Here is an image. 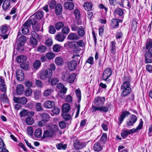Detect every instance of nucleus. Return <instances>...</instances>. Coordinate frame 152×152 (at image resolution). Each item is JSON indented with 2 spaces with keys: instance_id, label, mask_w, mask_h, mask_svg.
Listing matches in <instances>:
<instances>
[{
  "instance_id": "obj_1",
  "label": "nucleus",
  "mask_w": 152,
  "mask_h": 152,
  "mask_svg": "<svg viewBox=\"0 0 152 152\" xmlns=\"http://www.w3.org/2000/svg\"><path fill=\"white\" fill-rule=\"evenodd\" d=\"M104 97H96L94 99V103L96 106H92V112H96V111L106 113L108 111V107L103 106L105 101Z\"/></svg>"
},
{
  "instance_id": "obj_2",
  "label": "nucleus",
  "mask_w": 152,
  "mask_h": 152,
  "mask_svg": "<svg viewBox=\"0 0 152 152\" xmlns=\"http://www.w3.org/2000/svg\"><path fill=\"white\" fill-rule=\"evenodd\" d=\"M145 48V62L146 64L151 63H152V40L146 43Z\"/></svg>"
},
{
  "instance_id": "obj_3",
  "label": "nucleus",
  "mask_w": 152,
  "mask_h": 152,
  "mask_svg": "<svg viewBox=\"0 0 152 152\" xmlns=\"http://www.w3.org/2000/svg\"><path fill=\"white\" fill-rule=\"evenodd\" d=\"M56 69V66L53 64L50 65L49 67L46 70L42 71L40 73L39 77L41 79L45 80L47 78H50L53 74V71Z\"/></svg>"
},
{
  "instance_id": "obj_4",
  "label": "nucleus",
  "mask_w": 152,
  "mask_h": 152,
  "mask_svg": "<svg viewBox=\"0 0 152 152\" xmlns=\"http://www.w3.org/2000/svg\"><path fill=\"white\" fill-rule=\"evenodd\" d=\"M130 81V79L129 77H126L121 86V89L122 92L121 95L122 97L126 96L131 91Z\"/></svg>"
},
{
  "instance_id": "obj_5",
  "label": "nucleus",
  "mask_w": 152,
  "mask_h": 152,
  "mask_svg": "<svg viewBox=\"0 0 152 152\" xmlns=\"http://www.w3.org/2000/svg\"><path fill=\"white\" fill-rule=\"evenodd\" d=\"M112 73L111 69L110 68H106L103 72L102 78L103 80L107 81L110 76Z\"/></svg>"
},
{
  "instance_id": "obj_6",
  "label": "nucleus",
  "mask_w": 152,
  "mask_h": 152,
  "mask_svg": "<svg viewBox=\"0 0 152 152\" xmlns=\"http://www.w3.org/2000/svg\"><path fill=\"white\" fill-rule=\"evenodd\" d=\"M7 29V27L5 26H2L0 28V35L4 39H7L8 38V33Z\"/></svg>"
},
{
  "instance_id": "obj_7",
  "label": "nucleus",
  "mask_w": 152,
  "mask_h": 152,
  "mask_svg": "<svg viewBox=\"0 0 152 152\" xmlns=\"http://www.w3.org/2000/svg\"><path fill=\"white\" fill-rule=\"evenodd\" d=\"M13 100L15 103H19L22 104H26L27 102V99L25 97H19L14 96Z\"/></svg>"
},
{
  "instance_id": "obj_8",
  "label": "nucleus",
  "mask_w": 152,
  "mask_h": 152,
  "mask_svg": "<svg viewBox=\"0 0 152 152\" xmlns=\"http://www.w3.org/2000/svg\"><path fill=\"white\" fill-rule=\"evenodd\" d=\"M130 114L131 113L127 111H126L123 112L120 116L118 117L119 125H120L124 119Z\"/></svg>"
},
{
  "instance_id": "obj_9",
  "label": "nucleus",
  "mask_w": 152,
  "mask_h": 152,
  "mask_svg": "<svg viewBox=\"0 0 152 152\" xmlns=\"http://www.w3.org/2000/svg\"><path fill=\"white\" fill-rule=\"evenodd\" d=\"M68 67L70 71H74L77 67V62L75 61H71L67 63Z\"/></svg>"
},
{
  "instance_id": "obj_10",
  "label": "nucleus",
  "mask_w": 152,
  "mask_h": 152,
  "mask_svg": "<svg viewBox=\"0 0 152 152\" xmlns=\"http://www.w3.org/2000/svg\"><path fill=\"white\" fill-rule=\"evenodd\" d=\"M17 79L19 81H22L24 79V74L23 71L19 69L16 71V73Z\"/></svg>"
},
{
  "instance_id": "obj_11",
  "label": "nucleus",
  "mask_w": 152,
  "mask_h": 152,
  "mask_svg": "<svg viewBox=\"0 0 152 152\" xmlns=\"http://www.w3.org/2000/svg\"><path fill=\"white\" fill-rule=\"evenodd\" d=\"M27 23L26 21L21 27L22 33L24 34H26L28 32L29 28L30 27V26Z\"/></svg>"
},
{
  "instance_id": "obj_12",
  "label": "nucleus",
  "mask_w": 152,
  "mask_h": 152,
  "mask_svg": "<svg viewBox=\"0 0 152 152\" xmlns=\"http://www.w3.org/2000/svg\"><path fill=\"white\" fill-rule=\"evenodd\" d=\"M55 134L53 132L48 129L44 131L42 138L52 137L54 136Z\"/></svg>"
},
{
  "instance_id": "obj_13",
  "label": "nucleus",
  "mask_w": 152,
  "mask_h": 152,
  "mask_svg": "<svg viewBox=\"0 0 152 152\" xmlns=\"http://www.w3.org/2000/svg\"><path fill=\"white\" fill-rule=\"evenodd\" d=\"M80 39L78 35L73 33H70L67 37V39L70 40H77Z\"/></svg>"
},
{
  "instance_id": "obj_14",
  "label": "nucleus",
  "mask_w": 152,
  "mask_h": 152,
  "mask_svg": "<svg viewBox=\"0 0 152 152\" xmlns=\"http://www.w3.org/2000/svg\"><path fill=\"white\" fill-rule=\"evenodd\" d=\"M74 4L72 2H66L64 4V8L70 10H72L74 8Z\"/></svg>"
},
{
  "instance_id": "obj_15",
  "label": "nucleus",
  "mask_w": 152,
  "mask_h": 152,
  "mask_svg": "<svg viewBox=\"0 0 152 152\" xmlns=\"http://www.w3.org/2000/svg\"><path fill=\"white\" fill-rule=\"evenodd\" d=\"M107 134L106 133H103L100 137L99 141H98L103 146L104 145L107 141Z\"/></svg>"
},
{
  "instance_id": "obj_16",
  "label": "nucleus",
  "mask_w": 152,
  "mask_h": 152,
  "mask_svg": "<svg viewBox=\"0 0 152 152\" xmlns=\"http://www.w3.org/2000/svg\"><path fill=\"white\" fill-rule=\"evenodd\" d=\"M114 14L115 16L118 15L122 18H123L124 17V12L122 9L118 8L114 11Z\"/></svg>"
},
{
  "instance_id": "obj_17",
  "label": "nucleus",
  "mask_w": 152,
  "mask_h": 152,
  "mask_svg": "<svg viewBox=\"0 0 152 152\" xmlns=\"http://www.w3.org/2000/svg\"><path fill=\"white\" fill-rule=\"evenodd\" d=\"M55 105V103L54 102L48 100L45 102L44 104V106L45 108L48 109H50L54 107Z\"/></svg>"
},
{
  "instance_id": "obj_18",
  "label": "nucleus",
  "mask_w": 152,
  "mask_h": 152,
  "mask_svg": "<svg viewBox=\"0 0 152 152\" xmlns=\"http://www.w3.org/2000/svg\"><path fill=\"white\" fill-rule=\"evenodd\" d=\"M41 117L42 121L44 123L50 120V116L46 113H42L41 115Z\"/></svg>"
},
{
  "instance_id": "obj_19",
  "label": "nucleus",
  "mask_w": 152,
  "mask_h": 152,
  "mask_svg": "<svg viewBox=\"0 0 152 152\" xmlns=\"http://www.w3.org/2000/svg\"><path fill=\"white\" fill-rule=\"evenodd\" d=\"M115 42L114 41L111 42V45L110 47V53L113 55H115L116 53Z\"/></svg>"
},
{
  "instance_id": "obj_20",
  "label": "nucleus",
  "mask_w": 152,
  "mask_h": 152,
  "mask_svg": "<svg viewBox=\"0 0 152 152\" xmlns=\"http://www.w3.org/2000/svg\"><path fill=\"white\" fill-rule=\"evenodd\" d=\"M62 11V6L60 4H58L55 7V12L57 15H60Z\"/></svg>"
},
{
  "instance_id": "obj_21",
  "label": "nucleus",
  "mask_w": 152,
  "mask_h": 152,
  "mask_svg": "<svg viewBox=\"0 0 152 152\" xmlns=\"http://www.w3.org/2000/svg\"><path fill=\"white\" fill-rule=\"evenodd\" d=\"M10 5V0H5L2 5L3 9L5 11H7L9 8Z\"/></svg>"
},
{
  "instance_id": "obj_22",
  "label": "nucleus",
  "mask_w": 152,
  "mask_h": 152,
  "mask_svg": "<svg viewBox=\"0 0 152 152\" xmlns=\"http://www.w3.org/2000/svg\"><path fill=\"white\" fill-rule=\"evenodd\" d=\"M103 147L99 143L97 142L94 144L93 148L94 151H98L102 150Z\"/></svg>"
},
{
  "instance_id": "obj_23",
  "label": "nucleus",
  "mask_w": 152,
  "mask_h": 152,
  "mask_svg": "<svg viewBox=\"0 0 152 152\" xmlns=\"http://www.w3.org/2000/svg\"><path fill=\"white\" fill-rule=\"evenodd\" d=\"M19 34L20 33L19 32L18 35V39L17 42L19 43H21L22 44H24L26 41V38L24 35H22L19 37Z\"/></svg>"
},
{
  "instance_id": "obj_24",
  "label": "nucleus",
  "mask_w": 152,
  "mask_h": 152,
  "mask_svg": "<svg viewBox=\"0 0 152 152\" xmlns=\"http://www.w3.org/2000/svg\"><path fill=\"white\" fill-rule=\"evenodd\" d=\"M48 129L55 134L56 132L58 130V128L57 126L55 124H50L48 126Z\"/></svg>"
},
{
  "instance_id": "obj_25",
  "label": "nucleus",
  "mask_w": 152,
  "mask_h": 152,
  "mask_svg": "<svg viewBox=\"0 0 152 152\" xmlns=\"http://www.w3.org/2000/svg\"><path fill=\"white\" fill-rule=\"evenodd\" d=\"M110 26L114 29L118 28L119 26L118 19H113L111 20Z\"/></svg>"
},
{
  "instance_id": "obj_26",
  "label": "nucleus",
  "mask_w": 152,
  "mask_h": 152,
  "mask_svg": "<svg viewBox=\"0 0 152 152\" xmlns=\"http://www.w3.org/2000/svg\"><path fill=\"white\" fill-rule=\"evenodd\" d=\"M17 61L19 63H23L27 60V57L26 56L23 55H20L16 59Z\"/></svg>"
},
{
  "instance_id": "obj_27",
  "label": "nucleus",
  "mask_w": 152,
  "mask_h": 152,
  "mask_svg": "<svg viewBox=\"0 0 152 152\" xmlns=\"http://www.w3.org/2000/svg\"><path fill=\"white\" fill-rule=\"evenodd\" d=\"M29 24V25L31 26V24L33 28H34V26L36 25L37 23V20L36 18H34L33 19H30L27 20L26 21Z\"/></svg>"
},
{
  "instance_id": "obj_28",
  "label": "nucleus",
  "mask_w": 152,
  "mask_h": 152,
  "mask_svg": "<svg viewBox=\"0 0 152 152\" xmlns=\"http://www.w3.org/2000/svg\"><path fill=\"white\" fill-rule=\"evenodd\" d=\"M56 146V148L58 150H65L66 149L67 147V145L66 144H64V142L57 143Z\"/></svg>"
},
{
  "instance_id": "obj_29",
  "label": "nucleus",
  "mask_w": 152,
  "mask_h": 152,
  "mask_svg": "<svg viewBox=\"0 0 152 152\" xmlns=\"http://www.w3.org/2000/svg\"><path fill=\"white\" fill-rule=\"evenodd\" d=\"M66 38V36L61 33L57 34L55 37V39L56 40L60 42H63Z\"/></svg>"
},
{
  "instance_id": "obj_30",
  "label": "nucleus",
  "mask_w": 152,
  "mask_h": 152,
  "mask_svg": "<svg viewBox=\"0 0 152 152\" xmlns=\"http://www.w3.org/2000/svg\"><path fill=\"white\" fill-rule=\"evenodd\" d=\"M74 146L76 149H80L84 147L85 145L83 143L78 141L74 144Z\"/></svg>"
},
{
  "instance_id": "obj_31",
  "label": "nucleus",
  "mask_w": 152,
  "mask_h": 152,
  "mask_svg": "<svg viewBox=\"0 0 152 152\" xmlns=\"http://www.w3.org/2000/svg\"><path fill=\"white\" fill-rule=\"evenodd\" d=\"M83 7L85 10L88 11L91 10L92 7V3L91 2H86L84 3Z\"/></svg>"
},
{
  "instance_id": "obj_32",
  "label": "nucleus",
  "mask_w": 152,
  "mask_h": 152,
  "mask_svg": "<svg viewBox=\"0 0 152 152\" xmlns=\"http://www.w3.org/2000/svg\"><path fill=\"white\" fill-rule=\"evenodd\" d=\"M77 33L79 37H83L85 35V32L83 27L80 26L77 29Z\"/></svg>"
},
{
  "instance_id": "obj_33",
  "label": "nucleus",
  "mask_w": 152,
  "mask_h": 152,
  "mask_svg": "<svg viewBox=\"0 0 152 152\" xmlns=\"http://www.w3.org/2000/svg\"><path fill=\"white\" fill-rule=\"evenodd\" d=\"M55 62L58 65L62 66L64 64V61L62 58L57 57L55 59Z\"/></svg>"
},
{
  "instance_id": "obj_34",
  "label": "nucleus",
  "mask_w": 152,
  "mask_h": 152,
  "mask_svg": "<svg viewBox=\"0 0 152 152\" xmlns=\"http://www.w3.org/2000/svg\"><path fill=\"white\" fill-rule=\"evenodd\" d=\"M62 109L63 113H67L70 110V106L69 104H64L62 106Z\"/></svg>"
},
{
  "instance_id": "obj_35",
  "label": "nucleus",
  "mask_w": 152,
  "mask_h": 152,
  "mask_svg": "<svg viewBox=\"0 0 152 152\" xmlns=\"http://www.w3.org/2000/svg\"><path fill=\"white\" fill-rule=\"evenodd\" d=\"M69 75V72L66 71L64 72L62 74V80L64 81L67 82Z\"/></svg>"
},
{
  "instance_id": "obj_36",
  "label": "nucleus",
  "mask_w": 152,
  "mask_h": 152,
  "mask_svg": "<svg viewBox=\"0 0 152 152\" xmlns=\"http://www.w3.org/2000/svg\"><path fill=\"white\" fill-rule=\"evenodd\" d=\"M23 91V86L22 84H19L17 86L16 92L18 94H21Z\"/></svg>"
},
{
  "instance_id": "obj_37",
  "label": "nucleus",
  "mask_w": 152,
  "mask_h": 152,
  "mask_svg": "<svg viewBox=\"0 0 152 152\" xmlns=\"http://www.w3.org/2000/svg\"><path fill=\"white\" fill-rule=\"evenodd\" d=\"M1 101L4 103H6L9 102V99L7 96L4 94L1 95L0 96Z\"/></svg>"
},
{
  "instance_id": "obj_38",
  "label": "nucleus",
  "mask_w": 152,
  "mask_h": 152,
  "mask_svg": "<svg viewBox=\"0 0 152 152\" xmlns=\"http://www.w3.org/2000/svg\"><path fill=\"white\" fill-rule=\"evenodd\" d=\"M20 67L25 70H28L29 68V63L28 62H26L25 63H22L20 65Z\"/></svg>"
},
{
  "instance_id": "obj_39",
  "label": "nucleus",
  "mask_w": 152,
  "mask_h": 152,
  "mask_svg": "<svg viewBox=\"0 0 152 152\" xmlns=\"http://www.w3.org/2000/svg\"><path fill=\"white\" fill-rule=\"evenodd\" d=\"M76 77V75L75 73H72L70 75H69L68 80L67 81L70 83H73L74 82Z\"/></svg>"
},
{
  "instance_id": "obj_40",
  "label": "nucleus",
  "mask_w": 152,
  "mask_h": 152,
  "mask_svg": "<svg viewBox=\"0 0 152 152\" xmlns=\"http://www.w3.org/2000/svg\"><path fill=\"white\" fill-rule=\"evenodd\" d=\"M64 23L62 22H58L55 25V27L57 31L60 30L64 26Z\"/></svg>"
},
{
  "instance_id": "obj_41",
  "label": "nucleus",
  "mask_w": 152,
  "mask_h": 152,
  "mask_svg": "<svg viewBox=\"0 0 152 152\" xmlns=\"http://www.w3.org/2000/svg\"><path fill=\"white\" fill-rule=\"evenodd\" d=\"M40 61L38 60H36L33 63V67L35 69H38L41 66Z\"/></svg>"
},
{
  "instance_id": "obj_42",
  "label": "nucleus",
  "mask_w": 152,
  "mask_h": 152,
  "mask_svg": "<svg viewBox=\"0 0 152 152\" xmlns=\"http://www.w3.org/2000/svg\"><path fill=\"white\" fill-rule=\"evenodd\" d=\"M42 131L40 129H36L34 132V136L37 138H39L42 136Z\"/></svg>"
},
{
  "instance_id": "obj_43",
  "label": "nucleus",
  "mask_w": 152,
  "mask_h": 152,
  "mask_svg": "<svg viewBox=\"0 0 152 152\" xmlns=\"http://www.w3.org/2000/svg\"><path fill=\"white\" fill-rule=\"evenodd\" d=\"M67 90L66 88H64L63 90H60L58 92V94L60 97L62 98H65V94L66 93Z\"/></svg>"
},
{
  "instance_id": "obj_44",
  "label": "nucleus",
  "mask_w": 152,
  "mask_h": 152,
  "mask_svg": "<svg viewBox=\"0 0 152 152\" xmlns=\"http://www.w3.org/2000/svg\"><path fill=\"white\" fill-rule=\"evenodd\" d=\"M24 44H22V43H19V42H16V45L17 46L16 49L20 51L21 52L24 49V47L23 45Z\"/></svg>"
},
{
  "instance_id": "obj_45",
  "label": "nucleus",
  "mask_w": 152,
  "mask_h": 152,
  "mask_svg": "<svg viewBox=\"0 0 152 152\" xmlns=\"http://www.w3.org/2000/svg\"><path fill=\"white\" fill-rule=\"evenodd\" d=\"M32 92V89L30 88H27L25 90L24 93L26 96H29L31 95Z\"/></svg>"
},
{
  "instance_id": "obj_46",
  "label": "nucleus",
  "mask_w": 152,
  "mask_h": 152,
  "mask_svg": "<svg viewBox=\"0 0 152 152\" xmlns=\"http://www.w3.org/2000/svg\"><path fill=\"white\" fill-rule=\"evenodd\" d=\"M44 13L42 11H38L36 13L35 17L38 19H41L43 16Z\"/></svg>"
},
{
  "instance_id": "obj_47",
  "label": "nucleus",
  "mask_w": 152,
  "mask_h": 152,
  "mask_svg": "<svg viewBox=\"0 0 152 152\" xmlns=\"http://www.w3.org/2000/svg\"><path fill=\"white\" fill-rule=\"evenodd\" d=\"M61 46L58 44L54 45L53 48V51L55 52H58L60 51Z\"/></svg>"
},
{
  "instance_id": "obj_48",
  "label": "nucleus",
  "mask_w": 152,
  "mask_h": 152,
  "mask_svg": "<svg viewBox=\"0 0 152 152\" xmlns=\"http://www.w3.org/2000/svg\"><path fill=\"white\" fill-rule=\"evenodd\" d=\"M70 30L67 26H63L62 28L61 32L63 34L67 35L69 32Z\"/></svg>"
},
{
  "instance_id": "obj_49",
  "label": "nucleus",
  "mask_w": 152,
  "mask_h": 152,
  "mask_svg": "<svg viewBox=\"0 0 152 152\" xmlns=\"http://www.w3.org/2000/svg\"><path fill=\"white\" fill-rule=\"evenodd\" d=\"M25 121L27 124L29 125H31L34 122L33 118L30 117L27 118L26 119Z\"/></svg>"
},
{
  "instance_id": "obj_50",
  "label": "nucleus",
  "mask_w": 152,
  "mask_h": 152,
  "mask_svg": "<svg viewBox=\"0 0 152 152\" xmlns=\"http://www.w3.org/2000/svg\"><path fill=\"white\" fill-rule=\"evenodd\" d=\"M47 48L45 46L41 45L38 47L37 51L42 53L45 52L47 50Z\"/></svg>"
},
{
  "instance_id": "obj_51",
  "label": "nucleus",
  "mask_w": 152,
  "mask_h": 152,
  "mask_svg": "<svg viewBox=\"0 0 152 152\" xmlns=\"http://www.w3.org/2000/svg\"><path fill=\"white\" fill-rule=\"evenodd\" d=\"M75 92L78 98L77 102L79 103L81 99V91L80 89H76L75 90Z\"/></svg>"
},
{
  "instance_id": "obj_52",
  "label": "nucleus",
  "mask_w": 152,
  "mask_h": 152,
  "mask_svg": "<svg viewBox=\"0 0 152 152\" xmlns=\"http://www.w3.org/2000/svg\"><path fill=\"white\" fill-rule=\"evenodd\" d=\"M75 43V42H67L66 44H64V46L67 45H68L70 48L73 49L76 45V44Z\"/></svg>"
},
{
  "instance_id": "obj_53",
  "label": "nucleus",
  "mask_w": 152,
  "mask_h": 152,
  "mask_svg": "<svg viewBox=\"0 0 152 152\" xmlns=\"http://www.w3.org/2000/svg\"><path fill=\"white\" fill-rule=\"evenodd\" d=\"M62 116L64 119L66 121H68L71 118V116L69 114H65L64 113H62Z\"/></svg>"
},
{
  "instance_id": "obj_54",
  "label": "nucleus",
  "mask_w": 152,
  "mask_h": 152,
  "mask_svg": "<svg viewBox=\"0 0 152 152\" xmlns=\"http://www.w3.org/2000/svg\"><path fill=\"white\" fill-rule=\"evenodd\" d=\"M58 82V80L57 78L54 77L51 80L50 83L51 85L55 86L56 85Z\"/></svg>"
},
{
  "instance_id": "obj_55",
  "label": "nucleus",
  "mask_w": 152,
  "mask_h": 152,
  "mask_svg": "<svg viewBox=\"0 0 152 152\" xmlns=\"http://www.w3.org/2000/svg\"><path fill=\"white\" fill-rule=\"evenodd\" d=\"M34 130L32 127H28L27 129V134L29 136H32L33 134Z\"/></svg>"
},
{
  "instance_id": "obj_56",
  "label": "nucleus",
  "mask_w": 152,
  "mask_h": 152,
  "mask_svg": "<svg viewBox=\"0 0 152 152\" xmlns=\"http://www.w3.org/2000/svg\"><path fill=\"white\" fill-rule=\"evenodd\" d=\"M36 110L37 111H42L43 109L42 107L41 103H37L36 105Z\"/></svg>"
},
{
  "instance_id": "obj_57",
  "label": "nucleus",
  "mask_w": 152,
  "mask_h": 152,
  "mask_svg": "<svg viewBox=\"0 0 152 152\" xmlns=\"http://www.w3.org/2000/svg\"><path fill=\"white\" fill-rule=\"evenodd\" d=\"M46 57L48 59L53 58L55 56V54L53 53H48L46 54Z\"/></svg>"
},
{
  "instance_id": "obj_58",
  "label": "nucleus",
  "mask_w": 152,
  "mask_h": 152,
  "mask_svg": "<svg viewBox=\"0 0 152 152\" xmlns=\"http://www.w3.org/2000/svg\"><path fill=\"white\" fill-rule=\"evenodd\" d=\"M49 32L51 34H54L56 32V30L55 27L53 26H50L48 28Z\"/></svg>"
},
{
  "instance_id": "obj_59",
  "label": "nucleus",
  "mask_w": 152,
  "mask_h": 152,
  "mask_svg": "<svg viewBox=\"0 0 152 152\" xmlns=\"http://www.w3.org/2000/svg\"><path fill=\"white\" fill-rule=\"evenodd\" d=\"M74 14L75 15L76 18L78 20L80 18V12L79 10L76 9L74 11Z\"/></svg>"
},
{
  "instance_id": "obj_60",
  "label": "nucleus",
  "mask_w": 152,
  "mask_h": 152,
  "mask_svg": "<svg viewBox=\"0 0 152 152\" xmlns=\"http://www.w3.org/2000/svg\"><path fill=\"white\" fill-rule=\"evenodd\" d=\"M76 43V45L79 47H83L85 45V43L83 40H80L78 41L75 42Z\"/></svg>"
},
{
  "instance_id": "obj_61",
  "label": "nucleus",
  "mask_w": 152,
  "mask_h": 152,
  "mask_svg": "<svg viewBox=\"0 0 152 152\" xmlns=\"http://www.w3.org/2000/svg\"><path fill=\"white\" fill-rule=\"evenodd\" d=\"M53 108L52 110V112L54 114L57 115L58 114L60 111L59 109L57 107H53Z\"/></svg>"
},
{
  "instance_id": "obj_62",
  "label": "nucleus",
  "mask_w": 152,
  "mask_h": 152,
  "mask_svg": "<svg viewBox=\"0 0 152 152\" xmlns=\"http://www.w3.org/2000/svg\"><path fill=\"white\" fill-rule=\"evenodd\" d=\"M130 134L129 131L124 130L121 134V135L123 138H125Z\"/></svg>"
},
{
  "instance_id": "obj_63",
  "label": "nucleus",
  "mask_w": 152,
  "mask_h": 152,
  "mask_svg": "<svg viewBox=\"0 0 152 152\" xmlns=\"http://www.w3.org/2000/svg\"><path fill=\"white\" fill-rule=\"evenodd\" d=\"M31 36L32 39H39V37L38 35L34 31H32L31 32Z\"/></svg>"
},
{
  "instance_id": "obj_64",
  "label": "nucleus",
  "mask_w": 152,
  "mask_h": 152,
  "mask_svg": "<svg viewBox=\"0 0 152 152\" xmlns=\"http://www.w3.org/2000/svg\"><path fill=\"white\" fill-rule=\"evenodd\" d=\"M56 2L54 0L51 1L49 7L51 9H54L56 6Z\"/></svg>"
}]
</instances>
